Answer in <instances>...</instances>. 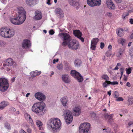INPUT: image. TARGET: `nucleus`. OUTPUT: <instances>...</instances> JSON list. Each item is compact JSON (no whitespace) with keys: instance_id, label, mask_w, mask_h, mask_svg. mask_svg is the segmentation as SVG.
<instances>
[{"instance_id":"nucleus-13","label":"nucleus","mask_w":133,"mask_h":133,"mask_svg":"<svg viewBox=\"0 0 133 133\" xmlns=\"http://www.w3.org/2000/svg\"><path fill=\"white\" fill-rule=\"evenodd\" d=\"M5 64H3L4 66H14L16 65V63L14 62L13 59L11 58H9L6 59L5 61Z\"/></svg>"},{"instance_id":"nucleus-26","label":"nucleus","mask_w":133,"mask_h":133,"mask_svg":"<svg viewBox=\"0 0 133 133\" xmlns=\"http://www.w3.org/2000/svg\"><path fill=\"white\" fill-rule=\"evenodd\" d=\"M11 22L12 24L15 25H19L17 17L10 18V19Z\"/></svg>"},{"instance_id":"nucleus-50","label":"nucleus","mask_w":133,"mask_h":133,"mask_svg":"<svg viewBox=\"0 0 133 133\" xmlns=\"http://www.w3.org/2000/svg\"><path fill=\"white\" fill-rule=\"evenodd\" d=\"M114 116V114H111L109 115H108V117L109 119H111Z\"/></svg>"},{"instance_id":"nucleus-55","label":"nucleus","mask_w":133,"mask_h":133,"mask_svg":"<svg viewBox=\"0 0 133 133\" xmlns=\"http://www.w3.org/2000/svg\"><path fill=\"white\" fill-rule=\"evenodd\" d=\"M27 131L29 133H31V132L32 130L30 128H28L27 129Z\"/></svg>"},{"instance_id":"nucleus-2","label":"nucleus","mask_w":133,"mask_h":133,"mask_svg":"<svg viewBox=\"0 0 133 133\" xmlns=\"http://www.w3.org/2000/svg\"><path fill=\"white\" fill-rule=\"evenodd\" d=\"M32 110L37 115L42 116L46 111V110L45 108V104L43 102L36 103L32 106Z\"/></svg>"},{"instance_id":"nucleus-1","label":"nucleus","mask_w":133,"mask_h":133,"mask_svg":"<svg viewBox=\"0 0 133 133\" xmlns=\"http://www.w3.org/2000/svg\"><path fill=\"white\" fill-rule=\"evenodd\" d=\"M61 122L58 118H52L49 120L47 123L48 127L55 132L59 131L61 129Z\"/></svg>"},{"instance_id":"nucleus-39","label":"nucleus","mask_w":133,"mask_h":133,"mask_svg":"<svg viewBox=\"0 0 133 133\" xmlns=\"http://www.w3.org/2000/svg\"><path fill=\"white\" fill-rule=\"evenodd\" d=\"M112 52L111 51H108L106 52V56L107 57H109L111 55Z\"/></svg>"},{"instance_id":"nucleus-45","label":"nucleus","mask_w":133,"mask_h":133,"mask_svg":"<svg viewBox=\"0 0 133 133\" xmlns=\"http://www.w3.org/2000/svg\"><path fill=\"white\" fill-rule=\"evenodd\" d=\"M129 15V13L128 12H124L123 16L122 17L124 19H125L126 16H127L128 15Z\"/></svg>"},{"instance_id":"nucleus-51","label":"nucleus","mask_w":133,"mask_h":133,"mask_svg":"<svg viewBox=\"0 0 133 133\" xmlns=\"http://www.w3.org/2000/svg\"><path fill=\"white\" fill-rule=\"evenodd\" d=\"M54 31L52 30H51L49 31V33L51 35L54 34Z\"/></svg>"},{"instance_id":"nucleus-22","label":"nucleus","mask_w":133,"mask_h":133,"mask_svg":"<svg viewBox=\"0 0 133 133\" xmlns=\"http://www.w3.org/2000/svg\"><path fill=\"white\" fill-rule=\"evenodd\" d=\"M26 3L29 6H32L35 5L37 1L38 0H25Z\"/></svg>"},{"instance_id":"nucleus-43","label":"nucleus","mask_w":133,"mask_h":133,"mask_svg":"<svg viewBox=\"0 0 133 133\" xmlns=\"http://www.w3.org/2000/svg\"><path fill=\"white\" fill-rule=\"evenodd\" d=\"M129 53L130 56L133 57V47H132L129 50Z\"/></svg>"},{"instance_id":"nucleus-10","label":"nucleus","mask_w":133,"mask_h":133,"mask_svg":"<svg viewBox=\"0 0 133 133\" xmlns=\"http://www.w3.org/2000/svg\"><path fill=\"white\" fill-rule=\"evenodd\" d=\"M73 115L75 116H79L81 113V108L78 105H76L73 108Z\"/></svg>"},{"instance_id":"nucleus-8","label":"nucleus","mask_w":133,"mask_h":133,"mask_svg":"<svg viewBox=\"0 0 133 133\" xmlns=\"http://www.w3.org/2000/svg\"><path fill=\"white\" fill-rule=\"evenodd\" d=\"M68 44L70 49L74 50H77L79 46V42L75 40H73L72 41H71Z\"/></svg>"},{"instance_id":"nucleus-18","label":"nucleus","mask_w":133,"mask_h":133,"mask_svg":"<svg viewBox=\"0 0 133 133\" xmlns=\"http://www.w3.org/2000/svg\"><path fill=\"white\" fill-rule=\"evenodd\" d=\"M99 40L98 38H93L91 41V48L92 50H95L96 48V45Z\"/></svg>"},{"instance_id":"nucleus-15","label":"nucleus","mask_w":133,"mask_h":133,"mask_svg":"<svg viewBox=\"0 0 133 133\" xmlns=\"http://www.w3.org/2000/svg\"><path fill=\"white\" fill-rule=\"evenodd\" d=\"M31 45V43L29 40L25 39L23 42L22 46L23 48L26 49L30 47Z\"/></svg>"},{"instance_id":"nucleus-6","label":"nucleus","mask_w":133,"mask_h":133,"mask_svg":"<svg viewBox=\"0 0 133 133\" xmlns=\"http://www.w3.org/2000/svg\"><path fill=\"white\" fill-rule=\"evenodd\" d=\"M9 84L8 80L5 78L0 79V90L5 91L8 89Z\"/></svg>"},{"instance_id":"nucleus-3","label":"nucleus","mask_w":133,"mask_h":133,"mask_svg":"<svg viewBox=\"0 0 133 133\" xmlns=\"http://www.w3.org/2000/svg\"><path fill=\"white\" fill-rule=\"evenodd\" d=\"M58 36L63 41L62 45H63L67 44L71 40V37L68 34L62 32L59 33Z\"/></svg>"},{"instance_id":"nucleus-24","label":"nucleus","mask_w":133,"mask_h":133,"mask_svg":"<svg viewBox=\"0 0 133 133\" xmlns=\"http://www.w3.org/2000/svg\"><path fill=\"white\" fill-rule=\"evenodd\" d=\"M17 11L18 15H26V12L24 9L22 7H19L17 8Z\"/></svg>"},{"instance_id":"nucleus-33","label":"nucleus","mask_w":133,"mask_h":133,"mask_svg":"<svg viewBox=\"0 0 133 133\" xmlns=\"http://www.w3.org/2000/svg\"><path fill=\"white\" fill-rule=\"evenodd\" d=\"M125 41L124 39L121 38L118 39V42L119 43L123 45L124 44Z\"/></svg>"},{"instance_id":"nucleus-41","label":"nucleus","mask_w":133,"mask_h":133,"mask_svg":"<svg viewBox=\"0 0 133 133\" xmlns=\"http://www.w3.org/2000/svg\"><path fill=\"white\" fill-rule=\"evenodd\" d=\"M57 68L58 69V70H62L63 68V65L61 64H59L57 66Z\"/></svg>"},{"instance_id":"nucleus-52","label":"nucleus","mask_w":133,"mask_h":133,"mask_svg":"<svg viewBox=\"0 0 133 133\" xmlns=\"http://www.w3.org/2000/svg\"><path fill=\"white\" fill-rule=\"evenodd\" d=\"M104 46V43L101 42V43L100 47L101 49H103Z\"/></svg>"},{"instance_id":"nucleus-62","label":"nucleus","mask_w":133,"mask_h":133,"mask_svg":"<svg viewBox=\"0 0 133 133\" xmlns=\"http://www.w3.org/2000/svg\"><path fill=\"white\" fill-rule=\"evenodd\" d=\"M108 48L109 50H111L112 49V46L111 45H109L108 47Z\"/></svg>"},{"instance_id":"nucleus-30","label":"nucleus","mask_w":133,"mask_h":133,"mask_svg":"<svg viewBox=\"0 0 133 133\" xmlns=\"http://www.w3.org/2000/svg\"><path fill=\"white\" fill-rule=\"evenodd\" d=\"M36 122L37 125L39 127V130H42L43 128L42 127V124L41 121L39 120H37Z\"/></svg>"},{"instance_id":"nucleus-4","label":"nucleus","mask_w":133,"mask_h":133,"mask_svg":"<svg viewBox=\"0 0 133 133\" xmlns=\"http://www.w3.org/2000/svg\"><path fill=\"white\" fill-rule=\"evenodd\" d=\"M63 116L67 124L71 123L73 120V116L72 112L69 110H65L63 113Z\"/></svg>"},{"instance_id":"nucleus-14","label":"nucleus","mask_w":133,"mask_h":133,"mask_svg":"<svg viewBox=\"0 0 133 133\" xmlns=\"http://www.w3.org/2000/svg\"><path fill=\"white\" fill-rule=\"evenodd\" d=\"M7 33L6 36V38H10L12 37L15 34V31L12 29H10L7 28Z\"/></svg>"},{"instance_id":"nucleus-34","label":"nucleus","mask_w":133,"mask_h":133,"mask_svg":"<svg viewBox=\"0 0 133 133\" xmlns=\"http://www.w3.org/2000/svg\"><path fill=\"white\" fill-rule=\"evenodd\" d=\"M4 127L8 130H10L11 129L10 124L7 122H6L5 123Z\"/></svg>"},{"instance_id":"nucleus-11","label":"nucleus","mask_w":133,"mask_h":133,"mask_svg":"<svg viewBox=\"0 0 133 133\" xmlns=\"http://www.w3.org/2000/svg\"><path fill=\"white\" fill-rule=\"evenodd\" d=\"M35 96L37 99L42 102L44 101L46 99L45 95L41 92L36 93L35 94Z\"/></svg>"},{"instance_id":"nucleus-53","label":"nucleus","mask_w":133,"mask_h":133,"mask_svg":"<svg viewBox=\"0 0 133 133\" xmlns=\"http://www.w3.org/2000/svg\"><path fill=\"white\" fill-rule=\"evenodd\" d=\"M108 81H106V82H104L103 84V86L104 87H106L107 86L108 84H108L107 83V82Z\"/></svg>"},{"instance_id":"nucleus-57","label":"nucleus","mask_w":133,"mask_h":133,"mask_svg":"<svg viewBox=\"0 0 133 133\" xmlns=\"http://www.w3.org/2000/svg\"><path fill=\"white\" fill-rule=\"evenodd\" d=\"M126 85L127 87H130L131 86L129 82H127L126 84Z\"/></svg>"},{"instance_id":"nucleus-17","label":"nucleus","mask_w":133,"mask_h":133,"mask_svg":"<svg viewBox=\"0 0 133 133\" xmlns=\"http://www.w3.org/2000/svg\"><path fill=\"white\" fill-rule=\"evenodd\" d=\"M19 25L22 24L25 21L26 18V15H18L17 17Z\"/></svg>"},{"instance_id":"nucleus-44","label":"nucleus","mask_w":133,"mask_h":133,"mask_svg":"<svg viewBox=\"0 0 133 133\" xmlns=\"http://www.w3.org/2000/svg\"><path fill=\"white\" fill-rule=\"evenodd\" d=\"M119 96V94L118 92L115 91L114 93V97L116 98Z\"/></svg>"},{"instance_id":"nucleus-7","label":"nucleus","mask_w":133,"mask_h":133,"mask_svg":"<svg viewBox=\"0 0 133 133\" xmlns=\"http://www.w3.org/2000/svg\"><path fill=\"white\" fill-rule=\"evenodd\" d=\"M71 75L76 78L78 81L81 82L83 80V77L81 74L78 72H77L75 70H72L71 71Z\"/></svg>"},{"instance_id":"nucleus-28","label":"nucleus","mask_w":133,"mask_h":133,"mask_svg":"<svg viewBox=\"0 0 133 133\" xmlns=\"http://www.w3.org/2000/svg\"><path fill=\"white\" fill-rule=\"evenodd\" d=\"M117 34L120 37L123 36L124 35L123 29L121 28L118 29L117 30Z\"/></svg>"},{"instance_id":"nucleus-59","label":"nucleus","mask_w":133,"mask_h":133,"mask_svg":"<svg viewBox=\"0 0 133 133\" xmlns=\"http://www.w3.org/2000/svg\"><path fill=\"white\" fill-rule=\"evenodd\" d=\"M132 124H133V121H132L129 122L128 124V125L129 126H130Z\"/></svg>"},{"instance_id":"nucleus-42","label":"nucleus","mask_w":133,"mask_h":133,"mask_svg":"<svg viewBox=\"0 0 133 133\" xmlns=\"http://www.w3.org/2000/svg\"><path fill=\"white\" fill-rule=\"evenodd\" d=\"M115 100L117 101H123V99L121 97H118L116 98Z\"/></svg>"},{"instance_id":"nucleus-63","label":"nucleus","mask_w":133,"mask_h":133,"mask_svg":"<svg viewBox=\"0 0 133 133\" xmlns=\"http://www.w3.org/2000/svg\"><path fill=\"white\" fill-rule=\"evenodd\" d=\"M15 77H14L13 78L11 79V81L12 82H14L15 80Z\"/></svg>"},{"instance_id":"nucleus-12","label":"nucleus","mask_w":133,"mask_h":133,"mask_svg":"<svg viewBox=\"0 0 133 133\" xmlns=\"http://www.w3.org/2000/svg\"><path fill=\"white\" fill-rule=\"evenodd\" d=\"M73 33L74 35L80 39L82 42L84 41V38L82 37V34L80 31L77 30H74Z\"/></svg>"},{"instance_id":"nucleus-21","label":"nucleus","mask_w":133,"mask_h":133,"mask_svg":"<svg viewBox=\"0 0 133 133\" xmlns=\"http://www.w3.org/2000/svg\"><path fill=\"white\" fill-rule=\"evenodd\" d=\"M62 78L63 81L65 83H69L70 81L69 76L68 75L64 74L63 75Z\"/></svg>"},{"instance_id":"nucleus-29","label":"nucleus","mask_w":133,"mask_h":133,"mask_svg":"<svg viewBox=\"0 0 133 133\" xmlns=\"http://www.w3.org/2000/svg\"><path fill=\"white\" fill-rule=\"evenodd\" d=\"M61 101L64 106L65 107L66 106L68 100L66 98L63 97L61 99Z\"/></svg>"},{"instance_id":"nucleus-48","label":"nucleus","mask_w":133,"mask_h":133,"mask_svg":"<svg viewBox=\"0 0 133 133\" xmlns=\"http://www.w3.org/2000/svg\"><path fill=\"white\" fill-rule=\"evenodd\" d=\"M106 15L109 17H111L112 16V14L110 12H107L106 13Z\"/></svg>"},{"instance_id":"nucleus-23","label":"nucleus","mask_w":133,"mask_h":133,"mask_svg":"<svg viewBox=\"0 0 133 133\" xmlns=\"http://www.w3.org/2000/svg\"><path fill=\"white\" fill-rule=\"evenodd\" d=\"M7 28H2L0 29V35L2 37L6 38Z\"/></svg>"},{"instance_id":"nucleus-46","label":"nucleus","mask_w":133,"mask_h":133,"mask_svg":"<svg viewBox=\"0 0 133 133\" xmlns=\"http://www.w3.org/2000/svg\"><path fill=\"white\" fill-rule=\"evenodd\" d=\"M122 52H119L117 53L116 56L117 57L120 58L122 56Z\"/></svg>"},{"instance_id":"nucleus-20","label":"nucleus","mask_w":133,"mask_h":133,"mask_svg":"<svg viewBox=\"0 0 133 133\" xmlns=\"http://www.w3.org/2000/svg\"><path fill=\"white\" fill-rule=\"evenodd\" d=\"M106 4L108 7L110 9L114 10L115 9V5L111 0H107Z\"/></svg>"},{"instance_id":"nucleus-58","label":"nucleus","mask_w":133,"mask_h":133,"mask_svg":"<svg viewBox=\"0 0 133 133\" xmlns=\"http://www.w3.org/2000/svg\"><path fill=\"white\" fill-rule=\"evenodd\" d=\"M19 133H26L22 129H21L19 131Z\"/></svg>"},{"instance_id":"nucleus-47","label":"nucleus","mask_w":133,"mask_h":133,"mask_svg":"<svg viewBox=\"0 0 133 133\" xmlns=\"http://www.w3.org/2000/svg\"><path fill=\"white\" fill-rule=\"evenodd\" d=\"M5 43L2 41H0V46H3L5 44Z\"/></svg>"},{"instance_id":"nucleus-38","label":"nucleus","mask_w":133,"mask_h":133,"mask_svg":"<svg viewBox=\"0 0 133 133\" xmlns=\"http://www.w3.org/2000/svg\"><path fill=\"white\" fill-rule=\"evenodd\" d=\"M125 71L127 74H129L131 72V70L130 68H129L128 69L126 68Z\"/></svg>"},{"instance_id":"nucleus-27","label":"nucleus","mask_w":133,"mask_h":133,"mask_svg":"<svg viewBox=\"0 0 133 133\" xmlns=\"http://www.w3.org/2000/svg\"><path fill=\"white\" fill-rule=\"evenodd\" d=\"M8 103L6 101H3L0 104V110H2L8 105Z\"/></svg>"},{"instance_id":"nucleus-9","label":"nucleus","mask_w":133,"mask_h":133,"mask_svg":"<svg viewBox=\"0 0 133 133\" xmlns=\"http://www.w3.org/2000/svg\"><path fill=\"white\" fill-rule=\"evenodd\" d=\"M88 4L90 6L93 7L95 6H99L101 4V0H87Z\"/></svg>"},{"instance_id":"nucleus-49","label":"nucleus","mask_w":133,"mask_h":133,"mask_svg":"<svg viewBox=\"0 0 133 133\" xmlns=\"http://www.w3.org/2000/svg\"><path fill=\"white\" fill-rule=\"evenodd\" d=\"M103 130L104 132H106L107 133H108L110 132V129H103Z\"/></svg>"},{"instance_id":"nucleus-25","label":"nucleus","mask_w":133,"mask_h":133,"mask_svg":"<svg viewBox=\"0 0 133 133\" xmlns=\"http://www.w3.org/2000/svg\"><path fill=\"white\" fill-rule=\"evenodd\" d=\"M25 119L29 121V122L31 124V125H33V122L30 116L28 113H26L24 114Z\"/></svg>"},{"instance_id":"nucleus-31","label":"nucleus","mask_w":133,"mask_h":133,"mask_svg":"<svg viewBox=\"0 0 133 133\" xmlns=\"http://www.w3.org/2000/svg\"><path fill=\"white\" fill-rule=\"evenodd\" d=\"M81 61L79 59H76L74 62V64L76 67H78L80 66L81 64Z\"/></svg>"},{"instance_id":"nucleus-19","label":"nucleus","mask_w":133,"mask_h":133,"mask_svg":"<svg viewBox=\"0 0 133 133\" xmlns=\"http://www.w3.org/2000/svg\"><path fill=\"white\" fill-rule=\"evenodd\" d=\"M55 12L56 15L59 17L60 18H62L64 17V13L62 10L59 8H56L55 10Z\"/></svg>"},{"instance_id":"nucleus-32","label":"nucleus","mask_w":133,"mask_h":133,"mask_svg":"<svg viewBox=\"0 0 133 133\" xmlns=\"http://www.w3.org/2000/svg\"><path fill=\"white\" fill-rule=\"evenodd\" d=\"M41 73V71H38L36 70L33 72L32 75L33 77H35L40 75Z\"/></svg>"},{"instance_id":"nucleus-5","label":"nucleus","mask_w":133,"mask_h":133,"mask_svg":"<svg viewBox=\"0 0 133 133\" xmlns=\"http://www.w3.org/2000/svg\"><path fill=\"white\" fill-rule=\"evenodd\" d=\"M90 124L87 122L81 124L79 126V133H89Z\"/></svg>"},{"instance_id":"nucleus-37","label":"nucleus","mask_w":133,"mask_h":133,"mask_svg":"<svg viewBox=\"0 0 133 133\" xmlns=\"http://www.w3.org/2000/svg\"><path fill=\"white\" fill-rule=\"evenodd\" d=\"M75 0H69L70 4L72 6L75 5L76 3Z\"/></svg>"},{"instance_id":"nucleus-61","label":"nucleus","mask_w":133,"mask_h":133,"mask_svg":"<svg viewBox=\"0 0 133 133\" xmlns=\"http://www.w3.org/2000/svg\"><path fill=\"white\" fill-rule=\"evenodd\" d=\"M50 0H47V1L46 2V4L48 5H51V3H50Z\"/></svg>"},{"instance_id":"nucleus-40","label":"nucleus","mask_w":133,"mask_h":133,"mask_svg":"<svg viewBox=\"0 0 133 133\" xmlns=\"http://www.w3.org/2000/svg\"><path fill=\"white\" fill-rule=\"evenodd\" d=\"M90 116L92 118L95 119L96 117V115L93 112H92L90 113Z\"/></svg>"},{"instance_id":"nucleus-56","label":"nucleus","mask_w":133,"mask_h":133,"mask_svg":"<svg viewBox=\"0 0 133 133\" xmlns=\"http://www.w3.org/2000/svg\"><path fill=\"white\" fill-rule=\"evenodd\" d=\"M58 61V59H54L53 60V63L54 64H55L56 62H57Z\"/></svg>"},{"instance_id":"nucleus-64","label":"nucleus","mask_w":133,"mask_h":133,"mask_svg":"<svg viewBox=\"0 0 133 133\" xmlns=\"http://www.w3.org/2000/svg\"><path fill=\"white\" fill-rule=\"evenodd\" d=\"M128 12L129 13H131L133 12V9L128 11Z\"/></svg>"},{"instance_id":"nucleus-60","label":"nucleus","mask_w":133,"mask_h":133,"mask_svg":"<svg viewBox=\"0 0 133 133\" xmlns=\"http://www.w3.org/2000/svg\"><path fill=\"white\" fill-rule=\"evenodd\" d=\"M129 22L130 24H133V19H129Z\"/></svg>"},{"instance_id":"nucleus-35","label":"nucleus","mask_w":133,"mask_h":133,"mask_svg":"<svg viewBox=\"0 0 133 133\" xmlns=\"http://www.w3.org/2000/svg\"><path fill=\"white\" fill-rule=\"evenodd\" d=\"M107 83L108 84H110L112 85H115L116 84H118V82L117 81H114L111 82L110 81H109L107 82Z\"/></svg>"},{"instance_id":"nucleus-16","label":"nucleus","mask_w":133,"mask_h":133,"mask_svg":"<svg viewBox=\"0 0 133 133\" xmlns=\"http://www.w3.org/2000/svg\"><path fill=\"white\" fill-rule=\"evenodd\" d=\"M35 16L33 17V19L36 20H39L41 19L42 17V14L41 12L39 11H36L35 12Z\"/></svg>"},{"instance_id":"nucleus-36","label":"nucleus","mask_w":133,"mask_h":133,"mask_svg":"<svg viewBox=\"0 0 133 133\" xmlns=\"http://www.w3.org/2000/svg\"><path fill=\"white\" fill-rule=\"evenodd\" d=\"M102 78L106 80V81H107L109 79V77L107 75H103L102 77Z\"/></svg>"},{"instance_id":"nucleus-54","label":"nucleus","mask_w":133,"mask_h":133,"mask_svg":"<svg viewBox=\"0 0 133 133\" xmlns=\"http://www.w3.org/2000/svg\"><path fill=\"white\" fill-rule=\"evenodd\" d=\"M116 3H121L122 2V0H115Z\"/></svg>"}]
</instances>
